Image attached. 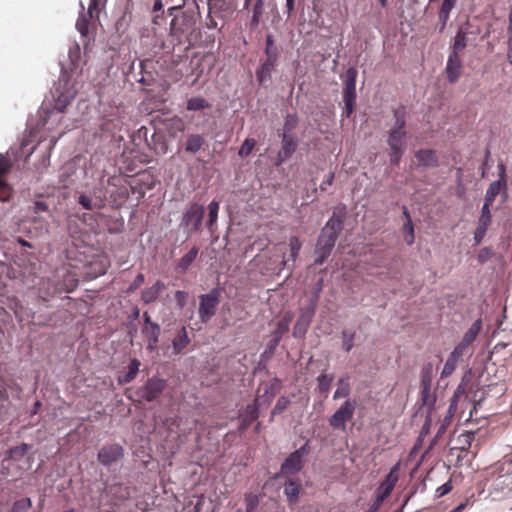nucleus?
Returning <instances> with one entry per match:
<instances>
[{
  "instance_id": "nucleus-1",
  "label": "nucleus",
  "mask_w": 512,
  "mask_h": 512,
  "mask_svg": "<svg viewBox=\"0 0 512 512\" xmlns=\"http://www.w3.org/2000/svg\"><path fill=\"white\" fill-rule=\"evenodd\" d=\"M395 119L394 126L388 132L387 144L390 147V162L392 165H398L407 145L406 131V109L400 106L393 110Z\"/></svg>"
},
{
  "instance_id": "nucleus-2",
  "label": "nucleus",
  "mask_w": 512,
  "mask_h": 512,
  "mask_svg": "<svg viewBox=\"0 0 512 512\" xmlns=\"http://www.w3.org/2000/svg\"><path fill=\"white\" fill-rule=\"evenodd\" d=\"M196 16L193 10L180 11L174 15L170 23V35L178 44H186L184 50H189L197 39Z\"/></svg>"
},
{
  "instance_id": "nucleus-3",
  "label": "nucleus",
  "mask_w": 512,
  "mask_h": 512,
  "mask_svg": "<svg viewBox=\"0 0 512 512\" xmlns=\"http://www.w3.org/2000/svg\"><path fill=\"white\" fill-rule=\"evenodd\" d=\"M344 213L333 212L332 217L327 221L322 228L321 233L317 240L316 248L324 250L325 254H331L335 242L343 228Z\"/></svg>"
},
{
  "instance_id": "nucleus-4",
  "label": "nucleus",
  "mask_w": 512,
  "mask_h": 512,
  "mask_svg": "<svg viewBox=\"0 0 512 512\" xmlns=\"http://www.w3.org/2000/svg\"><path fill=\"white\" fill-rule=\"evenodd\" d=\"M273 381V384L266 385L264 387L263 394L258 395L253 404L247 405L245 412L242 416L241 425L239 428L240 431H244L259 417V407L268 406L272 402L275 396L274 389L280 383V380L278 378H275Z\"/></svg>"
},
{
  "instance_id": "nucleus-5",
  "label": "nucleus",
  "mask_w": 512,
  "mask_h": 512,
  "mask_svg": "<svg viewBox=\"0 0 512 512\" xmlns=\"http://www.w3.org/2000/svg\"><path fill=\"white\" fill-rule=\"evenodd\" d=\"M356 410V401L346 399L337 410L331 415L328 422L334 430L344 432L347 422L353 419Z\"/></svg>"
},
{
  "instance_id": "nucleus-6",
  "label": "nucleus",
  "mask_w": 512,
  "mask_h": 512,
  "mask_svg": "<svg viewBox=\"0 0 512 512\" xmlns=\"http://www.w3.org/2000/svg\"><path fill=\"white\" fill-rule=\"evenodd\" d=\"M204 212L203 205L192 203L183 213L180 226L183 227L188 234L198 232L202 225Z\"/></svg>"
},
{
  "instance_id": "nucleus-7",
  "label": "nucleus",
  "mask_w": 512,
  "mask_h": 512,
  "mask_svg": "<svg viewBox=\"0 0 512 512\" xmlns=\"http://www.w3.org/2000/svg\"><path fill=\"white\" fill-rule=\"evenodd\" d=\"M219 302L218 289H212L209 293L199 296L198 314L202 323H207L215 315Z\"/></svg>"
},
{
  "instance_id": "nucleus-8",
  "label": "nucleus",
  "mask_w": 512,
  "mask_h": 512,
  "mask_svg": "<svg viewBox=\"0 0 512 512\" xmlns=\"http://www.w3.org/2000/svg\"><path fill=\"white\" fill-rule=\"evenodd\" d=\"M308 455L307 444L291 453L281 465L283 475H294L301 471L304 464V457Z\"/></svg>"
},
{
  "instance_id": "nucleus-9",
  "label": "nucleus",
  "mask_w": 512,
  "mask_h": 512,
  "mask_svg": "<svg viewBox=\"0 0 512 512\" xmlns=\"http://www.w3.org/2000/svg\"><path fill=\"white\" fill-rule=\"evenodd\" d=\"M166 386L167 382L165 379L152 377L138 390V394L142 399L152 402L163 393Z\"/></svg>"
},
{
  "instance_id": "nucleus-10",
  "label": "nucleus",
  "mask_w": 512,
  "mask_h": 512,
  "mask_svg": "<svg viewBox=\"0 0 512 512\" xmlns=\"http://www.w3.org/2000/svg\"><path fill=\"white\" fill-rule=\"evenodd\" d=\"M124 456V449L119 444L104 445L97 454L98 461L104 466H110Z\"/></svg>"
},
{
  "instance_id": "nucleus-11",
  "label": "nucleus",
  "mask_w": 512,
  "mask_h": 512,
  "mask_svg": "<svg viewBox=\"0 0 512 512\" xmlns=\"http://www.w3.org/2000/svg\"><path fill=\"white\" fill-rule=\"evenodd\" d=\"M97 11V1L91 0L88 11L80 14L76 21V29L79 31L82 43L86 49L89 43V24L90 19L93 17V12Z\"/></svg>"
},
{
  "instance_id": "nucleus-12",
  "label": "nucleus",
  "mask_w": 512,
  "mask_h": 512,
  "mask_svg": "<svg viewBox=\"0 0 512 512\" xmlns=\"http://www.w3.org/2000/svg\"><path fill=\"white\" fill-rule=\"evenodd\" d=\"M64 96V92L61 89V84L59 83L54 89L51 91V108L47 106V102L50 100L46 99L42 109L47 111L48 118H51L53 115L64 112V100L62 97Z\"/></svg>"
},
{
  "instance_id": "nucleus-13",
  "label": "nucleus",
  "mask_w": 512,
  "mask_h": 512,
  "mask_svg": "<svg viewBox=\"0 0 512 512\" xmlns=\"http://www.w3.org/2000/svg\"><path fill=\"white\" fill-rule=\"evenodd\" d=\"M399 479V464L391 468L385 479L380 483L376 490V494L387 498L392 493Z\"/></svg>"
},
{
  "instance_id": "nucleus-14",
  "label": "nucleus",
  "mask_w": 512,
  "mask_h": 512,
  "mask_svg": "<svg viewBox=\"0 0 512 512\" xmlns=\"http://www.w3.org/2000/svg\"><path fill=\"white\" fill-rule=\"evenodd\" d=\"M297 148V140L294 136L284 133L282 137V147L278 153L276 165H281L290 158Z\"/></svg>"
},
{
  "instance_id": "nucleus-15",
  "label": "nucleus",
  "mask_w": 512,
  "mask_h": 512,
  "mask_svg": "<svg viewBox=\"0 0 512 512\" xmlns=\"http://www.w3.org/2000/svg\"><path fill=\"white\" fill-rule=\"evenodd\" d=\"M461 71L462 60L460 56L456 53H450L445 68L448 81L455 83L461 76Z\"/></svg>"
},
{
  "instance_id": "nucleus-16",
  "label": "nucleus",
  "mask_w": 512,
  "mask_h": 512,
  "mask_svg": "<svg viewBox=\"0 0 512 512\" xmlns=\"http://www.w3.org/2000/svg\"><path fill=\"white\" fill-rule=\"evenodd\" d=\"M356 78V69L349 68L345 74L343 99H356Z\"/></svg>"
},
{
  "instance_id": "nucleus-17",
  "label": "nucleus",
  "mask_w": 512,
  "mask_h": 512,
  "mask_svg": "<svg viewBox=\"0 0 512 512\" xmlns=\"http://www.w3.org/2000/svg\"><path fill=\"white\" fill-rule=\"evenodd\" d=\"M276 61L277 59L266 58V60L256 70V78L261 86H267L271 81V72L275 67Z\"/></svg>"
},
{
  "instance_id": "nucleus-18",
  "label": "nucleus",
  "mask_w": 512,
  "mask_h": 512,
  "mask_svg": "<svg viewBox=\"0 0 512 512\" xmlns=\"http://www.w3.org/2000/svg\"><path fill=\"white\" fill-rule=\"evenodd\" d=\"M160 332L161 329L158 324L143 326L142 333L147 340V349L149 351H154L157 348Z\"/></svg>"
},
{
  "instance_id": "nucleus-19",
  "label": "nucleus",
  "mask_w": 512,
  "mask_h": 512,
  "mask_svg": "<svg viewBox=\"0 0 512 512\" xmlns=\"http://www.w3.org/2000/svg\"><path fill=\"white\" fill-rule=\"evenodd\" d=\"M166 288L161 280H157L152 286L145 288L141 293V300L145 304L153 303Z\"/></svg>"
},
{
  "instance_id": "nucleus-20",
  "label": "nucleus",
  "mask_w": 512,
  "mask_h": 512,
  "mask_svg": "<svg viewBox=\"0 0 512 512\" xmlns=\"http://www.w3.org/2000/svg\"><path fill=\"white\" fill-rule=\"evenodd\" d=\"M205 144V138L201 134H189L184 143V150L189 154L198 153Z\"/></svg>"
},
{
  "instance_id": "nucleus-21",
  "label": "nucleus",
  "mask_w": 512,
  "mask_h": 512,
  "mask_svg": "<svg viewBox=\"0 0 512 512\" xmlns=\"http://www.w3.org/2000/svg\"><path fill=\"white\" fill-rule=\"evenodd\" d=\"M301 492V484L297 480H288L284 484V494L289 505H295L298 502Z\"/></svg>"
},
{
  "instance_id": "nucleus-22",
  "label": "nucleus",
  "mask_w": 512,
  "mask_h": 512,
  "mask_svg": "<svg viewBox=\"0 0 512 512\" xmlns=\"http://www.w3.org/2000/svg\"><path fill=\"white\" fill-rule=\"evenodd\" d=\"M190 343V338L188 336L186 327H182L176 333L175 337L172 340L173 353L178 355L182 353V351L188 346Z\"/></svg>"
},
{
  "instance_id": "nucleus-23",
  "label": "nucleus",
  "mask_w": 512,
  "mask_h": 512,
  "mask_svg": "<svg viewBox=\"0 0 512 512\" xmlns=\"http://www.w3.org/2000/svg\"><path fill=\"white\" fill-rule=\"evenodd\" d=\"M183 44H174L172 50H168L167 53V60L165 62L169 63L170 67H175L179 65L184 58H187V51L184 50V47H182Z\"/></svg>"
},
{
  "instance_id": "nucleus-24",
  "label": "nucleus",
  "mask_w": 512,
  "mask_h": 512,
  "mask_svg": "<svg viewBox=\"0 0 512 512\" xmlns=\"http://www.w3.org/2000/svg\"><path fill=\"white\" fill-rule=\"evenodd\" d=\"M415 157L418 162L425 167H436L438 166V157L434 150L421 149L415 153Z\"/></svg>"
},
{
  "instance_id": "nucleus-25",
  "label": "nucleus",
  "mask_w": 512,
  "mask_h": 512,
  "mask_svg": "<svg viewBox=\"0 0 512 512\" xmlns=\"http://www.w3.org/2000/svg\"><path fill=\"white\" fill-rule=\"evenodd\" d=\"M140 365H141V363L138 359H132L129 362L127 371L125 373L119 375L118 382L120 384H127V383L132 382L138 374Z\"/></svg>"
},
{
  "instance_id": "nucleus-26",
  "label": "nucleus",
  "mask_w": 512,
  "mask_h": 512,
  "mask_svg": "<svg viewBox=\"0 0 512 512\" xmlns=\"http://www.w3.org/2000/svg\"><path fill=\"white\" fill-rule=\"evenodd\" d=\"M505 180H498L492 182L485 194L484 203L492 205L499 193L505 188Z\"/></svg>"
},
{
  "instance_id": "nucleus-27",
  "label": "nucleus",
  "mask_w": 512,
  "mask_h": 512,
  "mask_svg": "<svg viewBox=\"0 0 512 512\" xmlns=\"http://www.w3.org/2000/svg\"><path fill=\"white\" fill-rule=\"evenodd\" d=\"M199 249L194 246L188 253L183 255L177 263L176 270L180 273H185L190 265L194 262L198 255Z\"/></svg>"
},
{
  "instance_id": "nucleus-28",
  "label": "nucleus",
  "mask_w": 512,
  "mask_h": 512,
  "mask_svg": "<svg viewBox=\"0 0 512 512\" xmlns=\"http://www.w3.org/2000/svg\"><path fill=\"white\" fill-rule=\"evenodd\" d=\"M474 439H475L474 432L466 431L457 437V439H456L457 446L454 447L453 449H458L461 452H467L471 448V445H472Z\"/></svg>"
},
{
  "instance_id": "nucleus-29",
  "label": "nucleus",
  "mask_w": 512,
  "mask_h": 512,
  "mask_svg": "<svg viewBox=\"0 0 512 512\" xmlns=\"http://www.w3.org/2000/svg\"><path fill=\"white\" fill-rule=\"evenodd\" d=\"M481 327L482 321L480 319H477L466 331L461 342L470 347V345L475 341L477 335L479 334Z\"/></svg>"
},
{
  "instance_id": "nucleus-30",
  "label": "nucleus",
  "mask_w": 512,
  "mask_h": 512,
  "mask_svg": "<svg viewBox=\"0 0 512 512\" xmlns=\"http://www.w3.org/2000/svg\"><path fill=\"white\" fill-rule=\"evenodd\" d=\"M421 407H426L428 414L432 411L436 402L435 395L431 392V388L421 387L420 392Z\"/></svg>"
},
{
  "instance_id": "nucleus-31",
  "label": "nucleus",
  "mask_w": 512,
  "mask_h": 512,
  "mask_svg": "<svg viewBox=\"0 0 512 512\" xmlns=\"http://www.w3.org/2000/svg\"><path fill=\"white\" fill-rule=\"evenodd\" d=\"M264 11V1L263 0H255V3L252 7V17L250 20V28L256 29L260 23L261 17Z\"/></svg>"
},
{
  "instance_id": "nucleus-32",
  "label": "nucleus",
  "mask_w": 512,
  "mask_h": 512,
  "mask_svg": "<svg viewBox=\"0 0 512 512\" xmlns=\"http://www.w3.org/2000/svg\"><path fill=\"white\" fill-rule=\"evenodd\" d=\"M467 34V31L462 28L457 31L452 45V51L450 53H456L459 55V52L465 49L467 46Z\"/></svg>"
},
{
  "instance_id": "nucleus-33",
  "label": "nucleus",
  "mask_w": 512,
  "mask_h": 512,
  "mask_svg": "<svg viewBox=\"0 0 512 512\" xmlns=\"http://www.w3.org/2000/svg\"><path fill=\"white\" fill-rule=\"evenodd\" d=\"M351 389L348 382V377H342L338 380V387L334 392L333 399L338 400L346 398L350 395Z\"/></svg>"
},
{
  "instance_id": "nucleus-34",
  "label": "nucleus",
  "mask_w": 512,
  "mask_h": 512,
  "mask_svg": "<svg viewBox=\"0 0 512 512\" xmlns=\"http://www.w3.org/2000/svg\"><path fill=\"white\" fill-rule=\"evenodd\" d=\"M210 106V103L206 99L202 97H192L187 100L186 109L188 111H199L209 108Z\"/></svg>"
},
{
  "instance_id": "nucleus-35",
  "label": "nucleus",
  "mask_w": 512,
  "mask_h": 512,
  "mask_svg": "<svg viewBox=\"0 0 512 512\" xmlns=\"http://www.w3.org/2000/svg\"><path fill=\"white\" fill-rule=\"evenodd\" d=\"M69 58L71 61V73L76 72L79 68H81V56H80V47L78 44H75L74 47L69 48Z\"/></svg>"
},
{
  "instance_id": "nucleus-36",
  "label": "nucleus",
  "mask_w": 512,
  "mask_h": 512,
  "mask_svg": "<svg viewBox=\"0 0 512 512\" xmlns=\"http://www.w3.org/2000/svg\"><path fill=\"white\" fill-rule=\"evenodd\" d=\"M219 213V202L211 201L208 205V220L207 227L212 230L217 223Z\"/></svg>"
},
{
  "instance_id": "nucleus-37",
  "label": "nucleus",
  "mask_w": 512,
  "mask_h": 512,
  "mask_svg": "<svg viewBox=\"0 0 512 512\" xmlns=\"http://www.w3.org/2000/svg\"><path fill=\"white\" fill-rule=\"evenodd\" d=\"M356 333L351 330H343L341 333L342 348L345 352H350L354 346Z\"/></svg>"
},
{
  "instance_id": "nucleus-38",
  "label": "nucleus",
  "mask_w": 512,
  "mask_h": 512,
  "mask_svg": "<svg viewBox=\"0 0 512 512\" xmlns=\"http://www.w3.org/2000/svg\"><path fill=\"white\" fill-rule=\"evenodd\" d=\"M334 379L332 374L321 373L317 377L318 389L321 393H327L331 387V383Z\"/></svg>"
},
{
  "instance_id": "nucleus-39",
  "label": "nucleus",
  "mask_w": 512,
  "mask_h": 512,
  "mask_svg": "<svg viewBox=\"0 0 512 512\" xmlns=\"http://www.w3.org/2000/svg\"><path fill=\"white\" fill-rule=\"evenodd\" d=\"M184 130H185V123L181 118L175 117L170 120L169 125H168V132H169L170 136L176 137L177 133H182V132H184Z\"/></svg>"
},
{
  "instance_id": "nucleus-40",
  "label": "nucleus",
  "mask_w": 512,
  "mask_h": 512,
  "mask_svg": "<svg viewBox=\"0 0 512 512\" xmlns=\"http://www.w3.org/2000/svg\"><path fill=\"white\" fill-rule=\"evenodd\" d=\"M458 361L459 359L452 355H449L442 369L441 378H447L451 376L457 367Z\"/></svg>"
},
{
  "instance_id": "nucleus-41",
  "label": "nucleus",
  "mask_w": 512,
  "mask_h": 512,
  "mask_svg": "<svg viewBox=\"0 0 512 512\" xmlns=\"http://www.w3.org/2000/svg\"><path fill=\"white\" fill-rule=\"evenodd\" d=\"M490 206L488 204H483L481 209V215L478 220V226H481L483 228H489L491 222H492V215L490 212Z\"/></svg>"
},
{
  "instance_id": "nucleus-42",
  "label": "nucleus",
  "mask_w": 512,
  "mask_h": 512,
  "mask_svg": "<svg viewBox=\"0 0 512 512\" xmlns=\"http://www.w3.org/2000/svg\"><path fill=\"white\" fill-rule=\"evenodd\" d=\"M433 378V367L430 363L426 364L421 371V387L431 388Z\"/></svg>"
},
{
  "instance_id": "nucleus-43",
  "label": "nucleus",
  "mask_w": 512,
  "mask_h": 512,
  "mask_svg": "<svg viewBox=\"0 0 512 512\" xmlns=\"http://www.w3.org/2000/svg\"><path fill=\"white\" fill-rule=\"evenodd\" d=\"M292 320V317L290 315H285L278 323H277V329L273 332V335L276 337H279V339L282 338V336L288 332L289 325Z\"/></svg>"
},
{
  "instance_id": "nucleus-44",
  "label": "nucleus",
  "mask_w": 512,
  "mask_h": 512,
  "mask_svg": "<svg viewBox=\"0 0 512 512\" xmlns=\"http://www.w3.org/2000/svg\"><path fill=\"white\" fill-rule=\"evenodd\" d=\"M301 246H302V243L298 237L293 236L289 239L290 259L293 262L296 261L298 254L300 252Z\"/></svg>"
},
{
  "instance_id": "nucleus-45",
  "label": "nucleus",
  "mask_w": 512,
  "mask_h": 512,
  "mask_svg": "<svg viewBox=\"0 0 512 512\" xmlns=\"http://www.w3.org/2000/svg\"><path fill=\"white\" fill-rule=\"evenodd\" d=\"M266 58L268 59H277L278 50L274 45V39L272 35H267L266 37V48H265Z\"/></svg>"
},
{
  "instance_id": "nucleus-46",
  "label": "nucleus",
  "mask_w": 512,
  "mask_h": 512,
  "mask_svg": "<svg viewBox=\"0 0 512 512\" xmlns=\"http://www.w3.org/2000/svg\"><path fill=\"white\" fill-rule=\"evenodd\" d=\"M256 145V140L253 139V138H247L245 139V141L243 142L241 148L239 149V156L242 157V158H245L247 157L251 152L252 150L254 149Z\"/></svg>"
},
{
  "instance_id": "nucleus-47",
  "label": "nucleus",
  "mask_w": 512,
  "mask_h": 512,
  "mask_svg": "<svg viewBox=\"0 0 512 512\" xmlns=\"http://www.w3.org/2000/svg\"><path fill=\"white\" fill-rule=\"evenodd\" d=\"M289 405L290 400L286 396L279 397L271 412L272 417L285 411Z\"/></svg>"
},
{
  "instance_id": "nucleus-48",
  "label": "nucleus",
  "mask_w": 512,
  "mask_h": 512,
  "mask_svg": "<svg viewBox=\"0 0 512 512\" xmlns=\"http://www.w3.org/2000/svg\"><path fill=\"white\" fill-rule=\"evenodd\" d=\"M54 206V200L47 198L44 200H37L34 205V210L36 213L49 211L50 207Z\"/></svg>"
},
{
  "instance_id": "nucleus-49",
  "label": "nucleus",
  "mask_w": 512,
  "mask_h": 512,
  "mask_svg": "<svg viewBox=\"0 0 512 512\" xmlns=\"http://www.w3.org/2000/svg\"><path fill=\"white\" fill-rule=\"evenodd\" d=\"M31 505L32 503L30 498L20 499L13 504L12 512H26Z\"/></svg>"
},
{
  "instance_id": "nucleus-50",
  "label": "nucleus",
  "mask_w": 512,
  "mask_h": 512,
  "mask_svg": "<svg viewBox=\"0 0 512 512\" xmlns=\"http://www.w3.org/2000/svg\"><path fill=\"white\" fill-rule=\"evenodd\" d=\"M176 305L179 309H183L188 302L189 294L186 291L177 290L174 294Z\"/></svg>"
},
{
  "instance_id": "nucleus-51",
  "label": "nucleus",
  "mask_w": 512,
  "mask_h": 512,
  "mask_svg": "<svg viewBox=\"0 0 512 512\" xmlns=\"http://www.w3.org/2000/svg\"><path fill=\"white\" fill-rule=\"evenodd\" d=\"M404 231L407 233L405 241L408 245L414 243V227L411 219H408L403 225Z\"/></svg>"
},
{
  "instance_id": "nucleus-52",
  "label": "nucleus",
  "mask_w": 512,
  "mask_h": 512,
  "mask_svg": "<svg viewBox=\"0 0 512 512\" xmlns=\"http://www.w3.org/2000/svg\"><path fill=\"white\" fill-rule=\"evenodd\" d=\"M298 118L296 115H287L284 123V133L289 134L297 126Z\"/></svg>"
},
{
  "instance_id": "nucleus-53",
  "label": "nucleus",
  "mask_w": 512,
  "mask_h": 512,
  "mask_svg": "<svg viewBox=\"0 0 512 512\" xmlns=\"http://www.w3.org/2000/svg\"><path fill=\"white\" fill-rule=\"evenodd\" d=\"M468 349L469 347L460 341V343L454 347L450 355L460 360L468 352Z\"/></svg>"
},
{
  "instance_id": "nucleus-54",
  "label": "nucleus",
  "mask_w": 512,
  "mask_h": 512,
  "mask_svg": "<svg viewBox=\"0 0 512 512\" xmlns=\"http://www.w3.org/2000/svg\"><path fill=\"white\" fill-rule=\"evenodd\" d=\"M11 187L0 179V201H7L11 196Z\"/></svg>"
},
{
  "instance_id": "nucleus-55",
  "label": "nucleus",
  "mask_w": 512,
  "mask_h": 512,
  "mask_svg": "<svg viewBox=\"0 0 512 512\" xmlns=\"http://www.w3.org/2000/svg\"><path fill=\"white\" fill-rule=\"evenodd\" d=\"M343 101L345 104L343 115L349 118L354 111L355 99H343Z\"/></svg>"
},
{
  "instance_id": "nucleus-56",
  "label": "nucleus",
  "mask_w": 512,
  "mask_h": 512,
  "mask_svg": "<svg viewBox=\"0 0 512 512\" xmlns=\"http://www.w3.org/2000/svg\"><path fill=\"white\" fill-rule=\"evenodd\" d=\"M78 202L86 210H92L96 206L92 203V199L87 195H80Z\"/></svg>"
},
{
  "instance_id": "nucleus-57",
  "label": "nucleus",
  "mask_w": 512,
  "mask_h": 512,
  "mask_svg": "<svg viewBox=\"0 0 512 512\" xmlns=\"http://www.w3.org/2000/svg\"><path fill=\"white\" fill-rule=\"evenodd\" d=\"M258 502L259 500L256 495L248 494L245 497L246 509L255 510Z\"/></svg>"
},
{
  "instance_id": "nucleus-58",
  "label": "nucleus",
  "mask_w": 512,
  "mask_h": 512,
  "mask_svg": "<svg viewBox=\"0 0 512 512\" xmlns=\"http://www.w3.org/2000/svg\"><path fill=\"white\" fill-rule=\"evenodd\" d=\"M451 490L452 484L451 481L449 480L448 482L444 483L443 485L436 489V497H443L444 495L448 494Z\"/></svg>"
},
{
  "instance_id": "nucleus-59",
  "label": "nucleus",
  "mask_w": 512,
  "mask_h": 512,
  "mask_svg": "<svg viewBox=\"0 0 512 512\" xmlns=\"http://www.w3.org/2000/svg\"><path fill=\"white\" fill-rule=\"evenodd\" d=\"M308 323H303L301 319H298V321L295 324L293 335L295 337L301 336L306 332Z\"/></svg>"
},
{
  "instance_id": "nucleus-60",
  "label": "nucleus",
  "mask_w": 512,
  "mask_h": 512,
  "mask_svg": "<svg viewBox=\"0 0 512 512\" xmlns=\"http://www.w3.org/2000/svg\"><path fill=\"white\" fill-rule=\"evenodd\" d=\"M487 230H488L487 228H483V227L477 225V228L474 232V241H475L476 245H478L482 242Z\"/></svg>"
},
{
  "instance_id": "nucleus-61",
  "label": "nucleus",
  "mask_w": 512,
  "mask_h": 512,
  "mask_svg": "<svg viewBox=\"0 0 512 512\" xmlns=\"http://www.w3.org/2000/svg\"><path fill=\"white\" fill-rule=\"evenodd\" d=\"M384 500H385V498L376 494L374 502L371 504L369 509L365 512H377L379 510V508L381 507V505L383 504Z\"/></svg>"
},
{
  "instance_id": "nucleus-62",
  "label": "nucleus",
  "mask_w": 512,
  "mask_h": 512,
  "mask_svg": "<svg viewBox=\"0 0 512 512\" xmlns=\"http://www.w3.org/2000/svg\"><path fill=\"white\" fill-rule=\"evenodd\" d=\"M28 449V446L26 444H23L21 446L14 447L10 449V457H15L17 455H24Z\"/></svg>"
},
{
  "instance_id": "nucleus-63",
  "label": "nucleus",
  "mask_w": 512,
  "mask_h": 512,
  "mask_svg": "<svg viewBox=\"0 0 512 512\" xmlns=\"http://www.w3.org/2000/svg\"><path fill=\"white\" fill-rule=\"evenodd\" d=\"M9 166V160L3 154H0V176L8 171Z\"/></svg>"
},
{
  "instance_id": "nucleus-64",
  "label": "nucleus",
  "mask_w": 512,
  "mask_h": 512,
  "mask_svg": "<svg viewBox=\"0 0 512 512\" xmlns=\"http://www.w3.org/2000/svg\"><path fill=\"white\" fill-rule=\"evenodd\" d=\"M457 0H443L440 10L451 12V10L455 7Z\"/></svg>"
}]
</instances>
